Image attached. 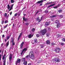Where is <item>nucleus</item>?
Segmentation results:
<instances>
[{"label":"nucleus","mask_w":65,"mask_h":65,"mask_svg":"<svg viewBox=\"0 0 65 65\" xmlns=\"http://www.w3.org/2000/svg\"><path fill=\"white\" fill-rule=\"evenodd\" d=\"M47 30L46 29H45L43 30H41L40 32V35L42 34V35H44L47 32Z\"/></svg>","instance_id":"nucleus-1"},{"label":"nucleus","mask_w":65,"mask_h":65,"mask_svg":"<svg viewBox=\"0 0 65 65\" xmlns=\"http://www.w3.org/2000/svg\"><path fill=\"white\" fill-rule=\"evenodd\" d=\"M34 53L32 52H30L29 53V58H31L32 59H33L34 58V55H33Z\"/></svg>","instance_id":"nucleus-2"},{"label":"nucleus","mask_w":65,"mask_h":65,"mask_svg":"<svg viewBox=\"0 0 65 65\" xmlns=\"http://www.w3.org/2000/svg\"><path fill=\"white\" fill-rule=\"evenodd\" d=\"M21 59H17V60L15 62L16 65H19V64L21 63Z\"/></svg>","instance_id":"nucleus-3"},{"label":"nucleus","mask_w":65,"mask_h":65,"mask_svg":"<svg viewBox=\"0 0 65 65\" xmlns=\"http://www.w3.org/2000/svg\"><path fill=\"white\" fill-rule=\"evenodd\" d=\"M54 60L55 61V62H60V59H59L57 58H55L54 59Z\"/></svg>","instance_id":"nucleus-4"},{"label":"nucleus","mask_w":65,"mask_h":65,"mask_svg":"<svg viewBox=\"0 0 65 65\" xmlns=\"http://www.w3.org/2000/svg\"><path fill=\"white\" fill-rule=\"evenodd\" d=\"M55 51L56 53H58L60 52V48H57L55 50Z\"/></svg>","instance_id":"nucleus-5"},{"label":"nucleus","mask_w":65,"mask_h":65,"mask_svg":"<svg viewBox=\"0 0 65 65\" xmlns=\"http://www.w3.org/2000/svg\"><path fill=\"white\" fill-rule=\"evenodd\" d=\"M27 50V49L26 48H24V49H23V50L22 51V52L21 54V55H22V54H23V53H24V51L25 52H26Z\"/></svg>","instance_id":"nucleus-6"},{"label":"nucleus","mask_w":65,"mask_h":65,"mask_svg":"<svg viewBox=\"0 0 65 65\" xmlns=\"http://www.w3.org/2000/svg\"><path fill=\"white\" fill-rule=\"evenodd\" d=\"M11 42H12V44L13 45H14L15 44L14 42H13V38H12L11 39Z\"/></svg>","instance_id":"nucleus-7"},{"label":"nucleus","mask_w":65,"mask_h":65,"mask_svg":"<svg viewBox=\"0 0 65 65\" xmlns=\"http://www.w3.org/2000/svg\"><path fill=\"white\" fill-rule=\"evenodd\" d=\"M42 17H41V19L40 20V19H39V18L38 17V18H37V19H36V21H39L38 23H39L41 21V20H42Z\"/></svg>","instance_id":"nucleus-8"},{"label":"nucleus","mask_w":65,"mask_h":65,"mask_svg":"<svg viewBox=\"0 0 65 65\" xmlns=\"http://www.w3.org/2000/svg\"><path fill=\"white\" fill-rule=\"evenodd\" d=\"M11 59H12V55L11 54H10V56H9V61H11Z\"/></svg>","instance_id":"nucleus-9"},{"label":"nucleus","mask_w":65,"mask_h":65,"mask_svg":"<svg viewBox=\"0 0 65 65\" xmlns=\"http://www.w3.org/2000/svg\"><path fill=\"white\" fill-rule=\"evenodd\" d=\"M22 33H23V32H21V33L20 34V35L18 37V41L19 40V39L21 38V36L22 35Z\"/></svg>","instance_id":"nucleus-10"},{"label":"nucleus","mask_w":65,"mask_h":65,"mask_svg":"<svg viewBox=\"0 0 65 65\" xmlns=\"http://www.w3.org/2000/svg\"><path fill=\"white\" fill-rule=\"evenodd\" d=\"M33 36V35H32V34H31L28 35V36L29 38H30L31 37H32Z\"/></svg>","instance_id":"nucleus-11"},{"label":"nucleus","mask_w":65,"mask_h":65,"mask_svg":"<svg viewBox=\"0 0 65 65\" xmlns=\"http://www.w3.org/2000/svg\"><path fill=\"white\" fill-rule=\"evenodd\" d=\"M40 46L41 48H43L44 46V44H41L40 45Z\"/></svg>","instance_id":"nucleus-12"},{"label":"nucleus","mask_w":65,"mask_h":65,"mask_svg":"<svg viewBox=\"0 0 65 65\" xmlns=\"http://www.w3.org/2000/svg\"><path fill=\"white\" fill-rule=\"evenodd\" d=\"M11 36V35H10L9 36H7V37L6 39L7 40H8L10 38V37Z\"/></svg>","instance_id":"nucleus-13"},{"label":"nucleus","mask_w":65,"mask_h":65,"mask_svg":"<svg viewBox=\"0 0 65 65\" xmlns=\"http://www.w3.org/2000/svg\"><path fill=\"white\" fill-rule=\"evenodd\" d=\"M46 43L47 44H50L51 43V42H50V41L49 40H48L46 41Z\"/></svg>","instance_id":"nucleus-14"},{"label":"nucleus","mask_w":65,"mask_h":65,"mask_svg":"<svg viewBox=\"0 0 65 65\" xmlns=\"http://www.w3.org/2000/svg\"><path fill=\"white\" fill-rule=\"evenodd\" d=\"M14 5L13 4H12L11 5V8H10V9H9V11H10V10H11V9H12V7H13V6Z\"/></svg>","instance_id":"nucleus-15"},{"label":"nucleus","mask_w":65,"mask_h":65,"mask_svg":"<svg viewBox=\"0 0 65 65\" xmlns=\"http://www.w3.org/2000/svg\"><path fill=\"white\" fill-rule=\"evenodd\" d=\"M57 17V16L56 15H52V16H50V18H54V17Z\"/></svg>","instance_id":"nucleus-16"},{"label":"nucleus","mask_w":65,"mask_h":65,"mask_svg":"<svg viewBox=\"0 0 65 65\" xmlns=\"http://www.w3.org/2000/svg\"><path fill=\"white\" fill-rule=\"evenodd\" d=\"M55 5V4H53L52 5H50V6H48L47 7V8H49V7H52V6H54V5Z\"/></svg>","instance_id":"nucleus-17"},{"label":"nucleus","mask_w":65,"mask_h":65,"mask_svg":"<svg viewBox=\"0 0 65 65\" xmlns=\"http://www.w3.org/2000/svg\"><path fill=\"white\" fill-rule=\"evenodd\" d=\"M42 2H43V0H41L40 1H39L37 2V3H42Z\"/></svg>","instance_id":"nucleus-18"},{"label":"nucleus","mask_w":65,"mask_h":65,"mask_svg":"<svg viewBox=\"0 0 65 65\" xmlns=\"http://www.w3.org/2000/svg\"><path fill=\"white\" fill-rule=\"evenodd\" d=\"M7 9L8 10H9L10 9V7L9 6V5H7Z\"/></svg>","instance_id":"nucleus-19"},{"label":"nucleus","mask_w":65,"mask_h":65,"mask_svg":"<svg viewBox=\"0 0 65 65\" xmlns=\"http://www.w3.org/2000/svg\"><path fill=\"white\" fill-rule=\"evenodd\" d=\"M49 24H50L49 22H46L45 23V25H46V26H48V25H49Z\"/></svg>","instance_id":"nucleus-20"},{"label":"nucleus","mask_w":65,"mask_h":65,"mask_svg":"<svg viewBox=\"0 0 65 65\" xmlns=\"http://www.w3.org/2000/svg\"><path fill=\"white\" fill-rule=\"evenodd\" d=\"M57 28H59V27H60L61 25L60 24H57Z\"/></svg>","instance_id":"nucleus-21"},{"label":"nucleus","mask_w":65,"mask_h":65,"mask_svg":"<svg viewBox=\"0 0 65 65\" xmlns=\"http://www.w3.org/2000/svg\"><path fill=\"white\" fill-rule=\"evenodd\" d=\"M22 61L23 62H25V58H22Z\"/></svg>","instance_id":"nucleus-22"},{"label":"nucleus","mask_w":65,"mask_h":65,"mask_svg":"<svg viewBox=\"0 0 65 65\" xmlns=\"http://www.w3.org/2000/svg\"><path fill=\"white\" fill-rule=\"evenodd\" d=\"M9 45V41H8L6 43V46H8V45Z\"/></svg>","instance_id":"nucleus-23"},{"label":"nucleus","mask_w":65,"mask_h":65,"mask_svg":"<svg viewBox=\"0 0 65 65\" xmlns=\"http://www.w3.org/2000/svg\"><path fill=\"white\" fill-rule=\"evenodd\" d=\"M46 36L47 37H49V36L50 35V34H49V33H47L46 34Z\"/></svg>","instance_id":"nucleus-24"},{"label":"nucleus","mask_w":65,"mask_h":65,"mask_svg":"<svg viewBox=\"0 0 65 65\" xmlns=\"http://www.w3.org/2000/svg\"><path fill=\"white\" fill-rule=\"evenodd\" d=\"M23 64H25V65H26L27 64V62L26 61H25H25H24L23 63Z\"/></svg>","instance_id":"nucleus-25"},{"label":"nucleus","mask_w":65,"mask_h":65,"mask_svg":"<svg viewBox=\"0 0 65 65\" xmlns=\"http://www.w3.org/2000/svg\"><path fill=\"white\" fill-rule=\"evenodd\" d=\"M55 23L56 24H58V23H59V21L58 20H56Z\"/></svg>","instance_id":"nucleus-26"},{"label":"nucleus","mask_w":65,"mask_h":65,"mask_svg":"<svg viewBox=\"0 0 65 65\" xmlns=\"http://www.w3.org/2000/svg\"><path fill=\"white\" fill-rule=\"evenodd\" d=\"M34 42L35 43H37V39H35L34 40Z\"/></svg>","instance_id":"nucleus-27"},{"label":"nucleus","mask_w":65,"mask_h":65,"mask_svg":"<svg viewBox=\"0 0 65 65\" xmlns=\"http://www.w3.org/2000/svg\"><path fill=\"white\" fill-rule=\"evenodd\" d=\"M8 26V24H7L4 27V29H5V28H6V27H7Z\"/></svg>","instance_id":"nucleus-28"},{"label":"nucleus","mask_w":65,"mask_h":65,"mask_svg":"<svg viewBox=\"0 0 65 65\" xmlns=\"http://www.w3.org/2000/svg\"><path fill=\"white\" fill-rule=\"evenodd\" d=\"M59 7V5L57 6H56L55 7H54V8H58Z\"/></svg>","instance_id":"nucleus-29"},{"label":"nucleus","mask_w":65,"mask_h":65,"mask_svg":"<svg viewBox=\"0 0 65 65\" xmlns=\"http://www.w3.org/2000/svg\"><path fill=\"white\" fill-rule=\"evenodd\" d=\"M15 1L14 0H11V3H14V2Z\"/></svg>","instance_id":"nucleus-30"},{"label":"nucleus","mask_w":65,"mask_h":65,"mask_svg":"<svg viewBox=\"0 0 65 65\" xmlns=\"http://www.w3.org/2000/svg\"><path fill=\"white\" fill-rule=\"evenodd\" d=\"M23 20L24 21H27V19L25 18V17H23Z\"/></svg>","instance_id":"nucleus-31"},{"label":"nucleus","mask_w":65,"mask_h":65,"mask_svg":"<svg viewBox=\"0 0 65 65\" xmlns=\"http://www.w3.org/2000/svg\"><path fill=\"white\" fill-rule=\"evenodd\" d=\"M62 11V9H60L58 10V12L59 13L61 12Z\"/></svg>","instance_id":"nucleus-32"},{"label":"nucleus","mask_w":65,"mask_h":65,"mask_svg":"<svg viewBox=\"0 0 65 65\" xmlns=\"http://www.w3.org/2000/svg\"><path fill=\"white\" fill-rule=\"evenodd\" d=\"M8 22V20H6L5 22V24H6Z\"/></svg>","instance_id":"nucleus-33"},{"label":"nucleus","mask_w":65,"mask_h":65,"mask_svg":"<svg viewBox=\"0 0 65 65\" xmlns=\"http://www.w3.org/2000/svg\"><path fill=\"white\" fill-rule=\"evenodd\" d=\"M6 62V61H4L3 65H5Z\"/></svg>","instance_id":"nucleus-34"},{"label":"nucleus","mask_w":65,"mask_h":65,"mask_svg":"<svg viewBox=\"0 0 65 65\" xmlns=\"http://www.w3.org/2000/svg\"><path fill=\"white\" fill-rule=\"evenodd\" d=\"M36 36L37 37H39L40 36V35L39 34H37L36 35Z\"/></svg>","instance_id":"nucleus-35"},{"label":"nucleus","mask_w":65,"mask_h":65,"mask_svg":"<svg viewBox=\"0 0 65 65\" xmlns=\"http://www.w3.org/2000/svg\"><path fill=\"white\" fill-rule=\"evenodd\" d=\"M19 0V2L20 3H22V2H23V1L24 0Z\"/></svg>","instance_id":"nucleus-36"},{"label":"nucleus","mask_w":65,"mask_h":65,"mask_svg":"<svg viewBox=\"0 0 65 65\" xmlns=\"http://www.w3.org/2000/svg\"><path fill=\"white\" fill-rule=\"evenodd\" d=\"M25 24L27 26H29V23H26Z\"/></svg>","instance_id":"nucleus-37"},{"label":"nucleus","mask_w":65,"mask_h":65,"mask_svg":"<svg viewBox=\"0 0 65 65\" xmlns=\"http://www.w3.org/2000/svg\"><path fill=\"white\" fill-rule=\"evenodd\" d=\"M48 31L50 32V31H51V28H50V27H49L48 28Z\"/></svg>","instance_id":"nucleus-38"},{"label":"nucleus","mask_w":65,"mask_h":65,"mask_svg":"<svg viewBox=\"0 0 65 65\" xmlns=\"http://www.w3.org/2000/svg\"><path fill=\"white\" fill-rule=\"evenodd\" d=\"M13 19H14V17L13 16L12 18V19H11V21H12L13 20Z\"/></svg>","instance_id":"nucleus-39"},{"label":"nucleus","mask_w":65,"mask_h":65,"mask_svg":"<svg viewBox=\"0 0 65 65\" xmlns=\"http://www.w3.org/2000/svg\"><path fill=\"white\" fill-rule=\"evenodd\" d=\"M55 44L54 43H52L51 45H55Z\"/></svg>","instance_id":"nucleus-40"},{"label":"nucleus","mask_w":65,"mask_h":65,"mask_svg":"<svg viewBox=\"0 0 65 65\" xmlns=\"http://www.w3.org/2000/svg\"><path fill=\"white\" fill-rule=\"evenodd\" d=\"M23 45H20V48H23Z\"/></svg>","instance_id":"nucleus-41"},{"label":"nucleus","mask_w":65,"mask_h":65,"mask_svg":"<svg viewBox=\"0 0 65 65\" xmlns=\"http://www.w3.org/2000/svg\"><path fill=\"white\" fill-rule=\"evenodd\" d=\"M62 41H64L65 42V38H63L62 39Z\"/></svg>","instance_id":"nucleus-42"},{"label":"nucleus","mask_w":65,"mask_h":65,"mask_svg":"<svg viewBox=\"0 0 65 65\" xmlns=\"http://www.w3.org/2000/svg\"><path fill=\"white\" fill-rule=\"evenodd\" d=\"M61 45H64V43H61Z\"/></svg>","instance_id":"nucleus-43"},{"label":"nucleus","mask_w":65,"mask_h":65,"mask_svg":"<svg viewBox=\"0 0 65 65\" xmlns=\"http://www.w3.org/2000/svg\"><path fill=\"white\" fill-rule=\"evenodd\" d=\"M4 20H2V25H3V23H4Z\"/></svg>","instance_id":"nucleus-44"},{"label":"nucleus","mask_w":65,"mask_h":65,"mask_svg":"<svg viewBox=\"0 0 65 65\" xmlns=\"http://www.w3.org/2000/svg\"><path fill=\"white\" fill-rule=\"evenodd\" d=\"M1 56H2V55L1 54L0 55V61L1 60Z\"/></svg>","instance_id":"nucleus-45"},{"label":"nucleus","mask_w":65,"mask_h":65,"mask_svg":"<svg viewBox=\"0 0 65 65\" xmlns=\"http://www.w3.org/2000/svg\"><path fill=\"white\" fill-rule=\"evenodd\" d=\"M32 31L33 32H34L35 31V29L34 28H33L32 29Z\"/></svg>","instance_id":"nucleus-46"},{"label":"nucleus","mask_w":65,"mask_h":65,"mask_svg":"<svg viewBox=\"0 0 65 65\" xmlns=\"http://www.w3.org/2000/svg\"><path fill=\"white\" fill-rule=\"evenodd\" d=\"M24 44V42H22L21 43V45H23V44Z\"/></svg>","instance_id":"nucleus-47"},{"label":"nucleus","mask_w":65,"mask_h":65,"mask_svg":"<svg viewBox=\"0 0 65 65\" xmlns=\"http://www.w3.org/2000/svg\"><path fill=\"white\" fill-rule=\"evenodd\" d=\"M4 59H5V57H4V56H3V60H4Z\"/></svg>","instance_id":"nucleus-48"},{"label":"nucleus","mask_w":65,"mask_h":65,"mask_svg":"<svg viewBox=\"0 0 65 65\" xmlns=\"http://www.w3.org/2000/svg\"><path fill=\"white\" fill-rule=\"evenodd\" d=\"M5 17H6L7 15V14L6 13H5Z\"/></svg>","instance_id":"nucleus-49"},{"label":"nucleus","mask_w":65,"mask_h":65,"mask_svg":"<svg viewBox=\"0 0 65 65\" xmlns=\"http://www.w3.org/2000/svg\"><path fill=\"white\" fill-rule=\"evenodd\" d=\"M2 37L3 38V37H5V36H4V35H3L2 36Z\"/></svg>","instance_id":"nucleus-50"},{"label":"nucleus","mask_w":65,"mask_h":65,"mask_svg":"<svg viewBox=\"0 0 65 65\" xmlns=\"http://www.w3.org/2000/svg\"><path fill=\"white\" fill-rule=\"evenodd\" d=\"M14 16H17V13H16L14 14Z\"/></svg>","instance_id":"nucleus-51"},{"label":"nucleus","mask_w":65,"mask_h":65,"mask_svg":"<svg viewBox=\"0 0 65 65\" xmlns=\"http://www.w3.org/2000/svg\"><path fill=\"white\" fill-rule=\"evenodd\" d=\"M39 12H40V11H37V12L36 13V14H37V13H38Z\"/></svg>","instance_id":"nucleus-52"},{"label":"nucleus","mask_w":65,"mask_h":65,"mask_svg":"<svg viewBox=\"0 0 65 65\" xmlns=\"http://www.w3.org/2000/svg\"><path fill=\"white\" fill-rule=\"evenodd\" d=\"M11 14H12V12H11L10 13V15H11Z\"/></svg>","instance_id":"nucleus-53"},{"label":"nucleus","mask_w":65,"mask_h":65,"mask_svg":"<svg viewBox=\"0 0 65 65\" xmlns=\"http://www.w3.org/2000/svg\"><path fill=\"white\" fill-rule=\"evenodd\" d=\"M20 14H21V13H18V15L19 16H20Z\"/></svg>","instance_id":"nucleus-54"},{"label":"nucleus","mask_w":65,"mask_h":65,"mask_svg":"<svg viewBox=\"0 0 65 65\" xmlns=\"http://www.w3.org/2000/svg\"><path fill=\"white\" fill-rule=\"evenodd\" d=\"M60 17H61V18H62V17H63V15H60Z\"/></svg>","instance_id":"nucleus-55"},{"label":"nucleus","mask_w":65,"mask_h":65,"mask_svg":"<svg viewBox=\"0 0 65 65\" xmlns=\"http://www.w3.org/2000/svg\"><path fill=\"white\" fill-rule=\"evenodd\" d=\"M3 43H2L1 45V46H3Z\"/></svg>","instance_id":"nucleus-56"},{"label":"nucleus","mask_w":65,"mask_h":65,"mask_svg":"<svg viewBox=\"0 0 65 65\" xmlns=\"http://www.w3.org/2000/svg\"><path fill=\"white\" fill-rule=\"evenodd\" d=\"M38 62L39 63H40V62H41V61H40V60H39L38 61Z\"/></svg>","instance_id":"nucleus-57"},{"label":"nucleus","mask_w":65,"mask_h":65,"mask_svg":"<svg viewBox=\"0 0 65 65\" xmlns=\"http://www.w3.org/2000/svg\"><path fill=\"white\" fill-rule=\"evenodd\" d=\"M28 65H31V63H29L28 64Z\"/></svg>","instance_id":"nucleus-58"},{"label":"nucleus","mask_w":65,"mask_h":65,"mask_svg":"<svg viewBox=\"0 0 65 65\" xmlns=\"http://www.w3.org/2000/svg\"><path fill=\"white\" fill-rule=\"evenodd\" d=\"M28 55H27L26 56V58H28Z\"/></svg>","instance_id":"nucleus-59"},{"label":"nucleus","mask_w":65,"mask_h":65,"mask_svg":"<svg viewBox=\"0 0 65 65\" xmlns=\"http://www.w3.org/2000/svg\"><path fill=\"white\" fill-rule=\"evenodd\" d=\"M42 5V4H40V6H41Z\"/></svg>","instance_id":"nucleus-60"},{"label":"nucleus","mask_w":65,"mask_h":65,"mask_svg":"<svg viewBox=\"0 0 65 65\" xmlns=\"http://www.w3.org/2000/svg\"><path fill=\"white\" fill-rule=\"evenodd\" d=\"M53 2H51V3H48V4H51V3H53Z\"/></svg>","instance_id":"nucleus-61"},{"label":"nucleus","mask_w":65,"mask_h":65,"mask_svg":"<svg viewBox=\"0 0 65 65\" xmlns=\"http://www.w3.org/2000/svg\"><path fill=\"white\" fill-rule=\"evenodd\" d=\"M14 23L13 24V26L14 27Z\"/></svg>","instance_id":"nucleus-62"},{"label":"nucleus","mask_w":65,"mask_h":65,"mask_svg":"<svg viewBox=\"0 0 65 65\" xmlns=\"http://www.w3.org/2000/svg\"><path fill=\"white\" fill-rule=\"evenodd\" d=\"M51 20L52 21H54V20L53 19H51Z\"/></svg>","instance_id":"nucleus-63"},{"label":"nucleus","mask_w":65,"mask_h":65,"mask_svg":"<svg viewBox=\"0 0 65 65\" xmlns=\"http://www.w3.org/2000/svg\"><path fill=\"white\" fill-rule=\"evenodd\" d=\"M23 8L24 9H25V8H26V7H24Z\"/></svg>","instance_id":"nucleus-64"}]
</instances>
